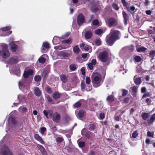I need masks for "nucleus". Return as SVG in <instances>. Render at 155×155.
Instances as JSON below:
<instances>
[{"label":"nucleus","instance_id":"obj_64","mask_svg":"<svg viewBox=\"0 0 155 155\" xmlns=\"http://www.w3.org/2000/svg\"><path fill=\"white\" fill-rule=\"evenodd\" d=\"M41 143V144H44L45 142L43 140L42 138L40 137L38 140Z\"/></svg>","mask_w":155,"mask_h":155},{"label":"nucleus","instance_id":"obj_21","mask_svg":"<svg viewBox=\"0 0 155 155\" xmlns=\"http://www.w3.org/2000/svg\"><path fill=\"white\" fill-rule=\"evenodd\" d=\"M13 73L16 75L18 76H19L20 74V71L19 67H16L14 68L12 70Z\"/></svg>","mask_w":155,"mask_h":155},{"label":"nucleus","instance_id":"obj_58","mask_svg":"<svg viewBox=\"0 0 155 155\" xmlns=\"http://www.w3.org/2000/svg\"><path fill=\"white\" fill-rule=\"evenodd\" d=\"M95 42L97 45L99 46L101 44V41L100 39H96L95 41Z\"/></svg>","mask_w":155,"mask_h":155},{"label":"nucleus","instance_id":"obj_35","mask_svg":"<svg viewBox=\"0 0 155 155\" xmlns=\"http://www.w3.org/2000/svg\"><path fill=\"white\" fill-rule=\"evenodd\" d=\"M106 100L108 102L113 101H114V96L112 95H109L107 98Z\"/></svg>","mask_w":155,"mask_h":155},{"label":"nucleus","instance_id":"obj_8","mask_svg":"<svg viewBox=\"0 0 155 155\" xmlns=\"http://www.w3.org/2000/svg\"><path fill=\"white\" fill-rule=\"evenodd\" d=\"M49 44L47 42H44L43 43L41 48V51L43 53H45L47 51L48 49L50 48Z\"/></svg>","mask_w":155,"mask_h":155},{"label":"nucleus","instance_id":"obj_25","mask_svg":"<svg viewBox=\"0 0 155 155\" xmlns=\"http://www.w3.org/2000/svg\"><path fill=\"white\" fill-rule=\"evenodd\" d=\"M69 47L70 46L69 45L68 46H65L64 45H61L55 46L54 47V48L55 49L57 50H61L62 49H65L67 48H69Z\"/></svg>","mask_w":155,"mask_h":155},{"label":"nucleus","instance_id":"obj_11","mask_svg":"<svg viewBox=\"0 0 155 155\" xmlns=\"http://www.w3.org/2000/svg\"><path fill=\"white\" fill-rule=\"evenodd\" d=\"M18 61V57L16 56L11 57L8 61V63L10 64H13L17 63Z\"/></svg>","mask_w":155,"mask_h":155},{"label":"nucleus","instance_id":"obj_53","mask_svg":"<svg viewBox=\"0 0 155 155\" xmlns=\"http://www.w3.org/2000/svg\"><path fill=\"white\" fill-rule=\"evenodd\" d=\"M81 105V103L79 102H77L76 103H75V104H74V107L75 108H77L80 106Z\"/></svg>","mask_w":155,"mask_h":155},{"label":"nucleus","instance_id":"obj_32","mask_svg":"<svg viewBox=\"0 0 155 155\" xmlns=\"http://www.w3.org/2000/svg\"><path fill=\"white\" fill-rule=\"evenodd\" d=\"M147 50V48L143 47H141L136 48L137 51L138 52H144Z\"/></svg>","mask_w":155,"mask_h":155},{"label":"nucleus","instance_id":"obj_54","mask_svg":"<svg viewBox=\"0 0 155 155\" xmlns=\"http://www.w3.org/2000/svg\"><path fill=\"white\" fill-rule=\"evenodd\" d=\"M95 129V126L93 124H90L89 126V129L90 130H93Z\"/></svg>","mask_w":155,"mask_h":155},{"label":"nucleus","instance_id":"obj_62","mask_svg":"<svg viewBox=\"0 0 155 155\" xmlns=\"http://www.w3.org/2000/svg\"><path fill=\"white\" fill-rule=\"evenodd\" d=\"M56 140H57V142H58L59 143H61L62 141L63 138H62L61 137H58L57 139Z\"/></svg>","mask_w":155,"mask_h":155},{"label":"nucleus","instance_id":"obj_31","mask_svg":"<svg viewBox=\"0 0 155 155\" xmlns=\"http://www.w3.org/2000/svg\"><path fill=\"white\" fill-rule=\"evenodd\" d=\"M49 71L50 69L49 67L45 68L43 72L42 76L45 77L48 74Z\"/></svg>","mask_w":155,"mask_h":155},{"label":"nucleus","instance_id":"obj_10","mask_svg":"<svg viewBox=\"0 0 155 155\" xmlns=\"http://www.w3.org/2000/svg\"><path fill=\"white\" fill-rule=\"evenodd\" d=\"M107 23L110 27H111L116 25L117 24V21L114 18H110L108 19Z\"/></svg>","mask_w":155,"mask_h":155},{"label":"nucleus","instance_id":"obj_14","mask_svg":"<svg viewBox=\"0 0 155 155\" xmlns=\"http://www.w3.org/2000/svg\"><path fill=\"white\" fill-rule=\"evenodd\" d=\"M43 114L47 118H48L49 117H52L53 112L51 110H44L43 111Z\"/></svg>","mask_w":155,"mask_h":155},{"label":"nucleus","instance_id":"obj_3","mask_svg":"<svg viewBox=\"0 0 155 155\" xmlns=\"http://www.w3.org/2000/svg\"><path fill=\"white\" fill-rule=\"evenodd\" d=\"M10 55L7 45L4 43L0 44V56L6 58Z\"/></svg>","mask_w":155,"mask_h":155},{"label":"nucleus","instance_id":"obj_61","mask_svg":"<svg viewBox=\"0 0 155 155\" xmlns=\"http://www.w3.org/2000/svg\"><path fill=\"white\" fill-rule=\"evenodd\" d=\"M78 145L80 147H83L85 145V143L83 142H81L79 143Z\"/></svg>","mask_w":155,"mask_h":155},{"label":"nucleus","instance_id":"obj_34","mask_svg":"<svg viewBox=\"0 0 155 155\" xmlns=\"http://www.w3.org/2000/svg\"><path fill=\"white\" fill-rule=\"evenodd\" d=\"M149 113H143L142 114L141 116L144 120H146L150 116Z\"/></svg>","mask_w":155,"mask_h":155},{"label":"nucleus","instance_id":"obj_39","mask_svg":"<svg viewBox=\"0 0 155 155\" xmlns=\"http://www.w3.org/2000/svg\"><path fill=\"white\" fill-rule=\"evenodd\" d=\"M11 28V27L10 26H6L5 27L2 28H1L2 31H6L9 30Z\"/></svg>","mask_w":155,"mask_h":155},{"label":"nucleus","instance_id":"obj_17","mask_svg":"<svg viewBox=\"0 0 155 155\" xmlns=\"http://www.w3.org/2000/svg\"><path fill=\"white\" fill-rule=\"evenodd\" d=\"M86 84L88 85V88H87V87H86V90L87 91H89L91 90L92 88L91 86L89 85L91 82L90 78L88 77H87L86 79Z\"/></svg>","mask_w":155,"mask_h":155},{"label":"nucleus","instance_id":"obj_29","mask_svg":"<svg viewBox=\"0 0 155 155\" xmlns=\"http://www.w3.org/2000/svg\"><path fill=\"white\" fill-rule=\"evenodd\" d=\"M60 41V39L58 37L54 36L53 39V42L54 45L58 43Z\"/></svg>","mask_w":155,"mask_h":155},{"label":"nucleus","instance_id":"obj_2","mask_svg":"<svg viewBox=\"0 0 155 155\" xmlns=\"http://www.w3.org/2000/svg\"><path fill=\"white\" fill-rule=\"evenodd\" d=\"M119 31L111 29L110 34V36L107 37L106 39L107 44L109 45H112L117 40L119 39Z\"/></svg>","mask_w":155,"mask_h":155},{"label":"nucleus","instance_id":"obj_56","mask_svg":"<svg viewBox=\"0 0 155 155\" xmlns=\"http://www.w3.org/2000/svg\"><path fill=\"white\" fill-rule=\"evenodd\" d=\"M147 135L148 137H150L153 138L154 137L153 133H151L149 131L147 132Z\"/></svg>","mask_w":155,"mask_h":155},{"label":"nucleus","instance_id":"obj_60","mask_svg":"<svg viewBox=\"0 0 155 155\" xmlns=\"http://www.w3.org/2000/svg\"><path fill=\"white\" fill-rule=\"evenodd\" d=\"M70 35V33L69 32L67 33L65 35L62 36L61 38H64L67 37H68Z\"/></svg>","mask_w":155,"mask_h":155},{"label":"nucleus","instance_id":"obj_7","mask_svg":"<svg viewBox=\"0 0 155 155\" xmlns=\"http://www.w3.org/2000/svg\"><path fill=\"white\" fill-rule=\"evenodd\" d=\"M24 81L22 80L19 82L18 86L19 88L22 91L24 92H26L28 90V86H26L24 84Z\"/></svg>","mask_w":155,"mask_h":155},{"label":"nucleus","instance_id":"obj_41","mask_svg":"<svg viewBox=\"0 0 155 155\" xmlns=\"http://www.w3.org/2000/svg\"><path fill=\"white\" fill-rule=\"evenodd\" d=\"M92 24L94 26H99L100 25L99 22L98 21L97 19L94 20L92 22Z\"/></svg>","mask_w":155,"mask_h":155},{"label":"nucleus","instance_id":"obj_9","mask_svg":"<svg viewBox=\"0 0 155 155\" xmlns=\"http://www.w3.org/2000/svg\"><path fill=\"white\" fill-rule=\"evenodd\" d=\"M77 22L79 25H81L85 22L84 17L82 14H79L77 18Z\"/></svg>","mask_w":155,"mask_h":155},{"label":"nucleus","instance_id":"obj_37","mask_svg":"<svg viewBox=\"0 0 155 155\" xmlns=\"http://www.w3.org/2000/svg\"><path fill=\"white\" fill-rule=\"evenodd\" d=\"M85 36L86 38L89 39L91 37L92 33L91 31H87L86 32Z\"/></svg>","mask_w":155,"mask_h":155},{"label":"nucleus","instance_id":"obj_5","mask_svg":"<svg viewBox=\"0 0 155 155\" xmlns=\"http://www.w3.org/2000/svg\"><path fill=\"white\" fill-rule=\"evenodd\" d=\"M98 58L102 62H105L108 58L107 53L105 51L101 52L98 55Z\"/></svg>","mask_w":155,"mask_h":155},{"label":"nucleus","instance_id":"obj_16","mask_svg":"<svg viewBox=\"0 0 155 155\" xmlns=\"http://www.w3.org/2000/svg\"><path fill=\"white\" fill-rule=\"evenodd\" d=\"M85 112L83 110H80L79 112L76 111L75 113L78 118H82L84 116Z\"/></svg>","mask_w":155,"mask_h":155},{"label":"nucleus","instance_id":"obj_27","mask_svg":"<svg viewBox=\"0 0 155 155\" xmlns=\"http://www.w3.org/2000/svg\"><path fill=\"white\" fill-rule=\"evenodd\" d=\"M73 51L75 54H78L81 51V50L77 45H75L73 48Z\"/></svg>","mask_w":155,"mask_h":155},{"label":"nucleus","instance_id":"obj_15","mask_svg":"<svg viewBox=\"0 0 155 155\" xmlns=\"http://www.w3.org/2000/svg\"><path fill=\"white\" fill-rule=\"evenodd\" d=\"M134 79L135 83L137 85H139L141 82V78L137 75H135Z\"/></svg>","mask_w":155,"mask_h":155},{"label":"nucleus","instance_id":"obj_51","mask_svg":"<svg viewBox=\"0 0 155 155\" xmlns=\"http://www.w3.org/2000/svg\"><path fill=\"white\" fill-rule=\"evenodd\" d=\"M123 15L124 19H128V15L125 12H123Z\"/></svg>","mask_w":155,"mask_h":155},{"label":"nucleus","instance_id":"obj_45","mask_svg":"<svg viewBox=\"0 0 155 155\" xmlns=\"http://www.w3.org/2000/svg\"><path fill=\"white\" fill-rule=\"evenodd\" d=\"M39 62L42 64L44 63L45 61V59L43 57H40L38 59Z\"/></svg>","mask_w":155,"mask_h":155},{"label":"nucleus","instance_id":"obj_26","mask_svg":"<svg viewBox=\"0 0 155 155\" xmlns=\"http://www.w3.org/2000/svg\"><path fill=\"white\" fill-rule=\"evenodd\" d=\"M134 59L135 62L137 63L140 62L142 61L141 58L138 55H134Z\"/></svg>","mask_w":155,"mask_h":155},{"label":"nucleus","instance_id":"obj_36","mask_svg":"<svg viewBox=\"0 0 155 155\" xmlns=\"http://www.w3.org/2000/svg\"><path fill=\"white\" fill-rule=\"evenodd\" d=\"M60 97V94L57 92H55L53 94V97L54 99L56 100L59 98Z\"/></svg>","mask_w":155,"mask_h":155},{"label":"nucleus","instance_id":"obj_38","mask_svg":"<svg viewBox=\"0 0 155 155\" xmlns=\"http://www.w3.org/2000/svg\"><path fill=\"white\" fill-rule=\"evenodd\" d=\"M149 56L152 58L154 57H155V51L154 50L150 51V52Z\"/></svg>","mask_w":155,"mask_h":155},{"label":"nucleus","instance_id":"obj_12","mask_svg":"<svg viewBox=\"0 0 155 155\" xmlns=\"http://www.w3.org/2000/svg\"><path fill=\"white\" fill-rule=\"evenodd\" d=\"M80 47L81 48H83L85 51H88L89 52H91V48L89 45L82 43L80 45Z\"/></svg>","mask_w":155,"mask_h":155},{"label":"nucleus","instance_id":"obj_1","mask_svg":"<svg viewBox=\"0 0 155 155\" xmlns=\"http://www.w3.org/2000/svg\"><path fill=\"white\" fill-rule=\"evenodd\" d=\"M104 77L102 78L101 75L98 73H94L92 75L91 80L93 86L97 87L103 83Z\"/></svg>","mask_w":155,"mask_h":155},{"label":"nucleus","instance_id":"obj_59","mask_svg":"<svg viewBox=\"0 0 155 155\" xmlns=\"http://www.w3.org/2000/svg\"><path fill=\"white\" fill-rule=\"evenodd\" d=\"M84 85H85L84 83V82H83L82 81V82L81 83V89L83 91H84V88H84Z\"/></svg>","mask_w":155,"mask_h":155},{"label":"nucleus","instance_id":"obj_55","mask_svg":"<svg viewBox=\"0 0 155 155\" xmlns=\"http://www.w3.org/2000/svg\"><path fill=\"white\" fill-rule=\"evenodd\" d=\"M105 117V114L104 113H101L99 114V117L100 120H103Z\"/></svg>","mask_w":155,"mask_h":155},{"label":"nucleus","instance_id":"obj_33","mask_svg":"<svg viewBox=\"0 0 155 155\" xmlns=\"http://www.w3.org/2000/svg\"><path fill=\"white\" fill-rule=\"evenodd\" d=\"M18 48V46L13 43L12 44L11 46V50L13 52H15Z\"/></svg>","mask_w":155,"mask_h":155},{"label":"nucleus","instance_id":"obj_23","mask_svg":"<svg viewBox=\"0 0 155 155\" xmlns=\"http://www.w3.org/2000/svg\"><path fill=\"white\" fill-rule=\"evenodd\" d=\"M72 39L71 38H68L66 40H64L62 41V42L63 44H67L65 46H68L69 45L70 47V45L71 43L72 42Z\"/></svg>","mask_w":155,"mask_h":155},{"label":"nucleus","instance_id":"obj_48","mask_svg":"<svg viewBox=\"0 0 155 155\" xmlns=\"http://www.w3.org/2000/svg\"><path fill=\"white\" fill-rule=\"evenodd\" d=\"M95 105L97 107L99 108H101L103 107L101 105V101L98 102L97 103L95 104Z\"/></svg>","mask_w":155,"mask_h":155},{"label":"nucleus","instance_id":"obj_43","mask_svg":"<svg viewBox=\"0 0 155 155\" xmlns=\"http://www.w3.org/2000/svg\"><path fill=\"white\" fill-rule=\"evenodd\" d=\"M70 69L72 71H74L75 70L76 66V65L74 64H71L69 67Z\"/></svg>","mask_w":155,"mask_h":155},{"label":"nucleus","instance_id":"obj_40","mask_svg":"<svg viewBox=\"0 0 155 155\" xmlns=\"http://www.w3.org/2000/svg\"><path fill=\"white\" fill-rule=\"evenodd\" d=\"M95 32L96 34L100 35L103 33V30L101 29H98L96 30Z\"/></svg>","mask_w":155,"mask_h":155},{"label":"nucleus","instance_id":"obj_18","mask_svg":"<svg viewBox=\"0 0 155 155\" xmlns=\"http://www.w3.org/2000/svg\"><path fill=\"white\" fill-rule=\"evenodd\" d=\"M33 74V71L31 69H29L25 71L24 73L23 76L25 78H27L29 75H32Z\"/></svg>","mask_w":155,"mask_h":155},{"label":"nucleus","instance_id":"obj_22","mask_svg":"<svg viewBox=\"0 0 155 155\" xmlns=\"http://www.w3.org/2000/svg\"><path fill=\"white\" fill-rule=\"evenodd\" d=\"M58 55L59 57H67L70 56V54L66 52H65L62 51H60L59 52H58Z\"/></svg>","mask_w":155,"mask_h":155},{"label":"nucleus","instance_id":"obj_50","mask_svg":"<svg viewBox=\"0 0 155 155\" xmlns=\"http://www.w3.org/2000/svg\"><path fill=\"white\" fill-rule=\"evenodd\" d=\"M122 95L124 97L125 96L128 92V91L124 89H122Z\"/></svg>","mask_w":155,"mask_h":155},{"label":"nucleus","instance_id":"obj_13","mask_svg":"<svg viewBox=\"0 0 155 155\" xmlns=\"http://www.w3.org/2000/svg\"><path fill=\"white\" fill-rule=\"evenodd\" d=\"M60 119V115L56 112L54 114L53 116V120L56 122H58Z\"/></svg>","mask_w":155,"mask_h":155},{"label":"nucleus","instance_id":"obj_47","mask_svg":"<svg viewBox=\"0 0 155 155\" xmlns=\"http://www.w3.org/2000/svg\"><path fill=\"white\" fill-rule=\"evenodd\" d=\"M138 135V132L137 130L135 131L132 134V137L133 138H135Z\"/></svg>","mask_w":155,"mask_h":155},{"label":"nucleus","instance_id":"obj_44","mask_svg":"<svg viewBox=\"0 0 155 155\" xmlns=\"http://www.w3.org/2000/svg\"><path fill=\"white\" fill-rule=\"evenodd\" d=\"M41 77L39 75H36L34 77V80L36 81H41Z\"/></svg>","mask_w":155,"mask_h":155},{"label":"nucleus","instance_id":"obj_42","mask_svg":"<svg viewBox=\"0 0 155 155\" xmlns=\"http://www.w3.org/2000/svg\"><path fill=\"white\" fill-rule=\"evenodd\" d=\"M18 110L21 112H26L27 110V109L26 107H21L19 108Z\"/></svg>","mask_w":155,"mask_h":155},{"label":"nucleus","instance_id":"obj_49","mask_svg":"<svg viewBox=\"0 0 155 155\" xmlns=\"http://www.w3.org/2000/svg\"><path fill=\"white\" fill-rule=\"evenodd\" d=\"M47 99V101L50 103L52 104H53V101L52 99V98L51 97L49 96H47L46 97Z\"/></svg>","mask_w":155,"mask_h":155},{"label":"nucleus","instance_id":"obj_19","mask_svg":"<svg viewBox=\"0 0 155 155\" xmlns=\"http://www.w3.org/2000/svg\"><path fill=\"white\" fill-rule=\"evenodd\" d=\"M37 147L38 149L41 151L43 155H47L45 149L42 145L38 144Z\"/></svg>","mask_w":155,"mask_h":155},{"label":"nucleus","instance_id":"obj_6","mask_svg":"<svg viewBox=\"0 0 155 155\" xmlns=\"http://www.w3.org/2000/svg\"><path fill=\"white\" fill-rule=\"evenodd\" d=\"M8 124L9 126L7 127V129L9 131H11L10 125L14 126L16 124V121L15 118L12 116H10L8 119Z\"/></svg>","mask_w":155,"mask_h":155},{"label":"nucleus","instance_id":"obj_57","mask_svg":"<svg viewBox=\"0 0 155 155\" xmlns=\"http://www.w3.org/2000/svg\"><path fill=\"white\" fill-rule=\"evenodd\" d=\"M46 130V128L45 127H43L41 128L40 133L42 134H43L44 132Z\"/></svg>","mask_w":155,"mask_h":155},{"label":"nucleus","instance_id":"obj_20","mask_svg":"<svg viewBox=\"0 0 155 155\" xmlns=\"http://www.w3.org/2000/svg\"><path fill=\"white\" fill-rule=\"evenodd\" d=\"M96 63V60L95 59H92L91 62L89 63L88 64V68L90 70L93 69V67L95 65Z\"/></svg>","mask_w":155,"mask_h":155},{"label":"nucleus","instance_id":"obj_63","mask_svg":"<svg viewBox=\"0 0 155 155\" xmlns=\"http://www.w3.org/2000/svg\"><path fill=\"white\" fill-rule=\"evenodd\" d=\"M121 1L124 5L125 7H127V5L128 4V3H127L125 0H121Z\"/></svg>","mask_w":155,"mask_h":155},{"label":"nucleus","instance_id":"obj_52","mask_svg":"<svg viewBox=\"0 0 155 155\" xmlns=\"http://www.w3.org/2000/svg\"><path fill=\"white\" fill-rule=\"evenodd\" d=\"M112 5L114 8L115 9V10L117 11L119 9V7L115 3H113L112 4Z\"/></svg>","mask_w":155,"mask_h":155},{"label":"nucleus","instance_id":"obj_46","mask_svg":"<svg viewBox=\"0 0 155 155\" xmlns=\"http://www.w3.org/2000/svg\"><path fill=\"white\" fill-rule=\"evenodd\" d=\"M131 89L134 93H136L137 91V87L136 86L132 87Z\"/></svg>","mask_w":155,"mask_h":155},{"label":"nucleus","instance_id":"obj_28","mask_svg":"<svg viewBox=\"0 0 155 155\" xmlns=\"http://www.w3.org/2000/svg\"><path fill=\"white\" fill-rule=\"evenodd\" d=\"M34 91L35 94L37 96H39L41 94V92L38 87H36L35 88Z\"/></svg>","mask_w":155,"mask_h":155},{"label":"nucleus","instance_id":"obj_30","mask_svg":"<svg viewBox=\"0 0 155 155\" xmlns=\"http://www.w3.org/2000/svg\"><path fill=\"white\" fill-rule=\"evenodd\" d=\"M61 80L63 83H65L67 81V76L64 74H61L60 76Z\"/></svg>","mask_w":155,"mask_h":155},{"label":"nucleus","instance_id":"obj_4","mask_svg":"<svg viewBox=\"0 0 155 155\" xmlns=\"http://www.w3.org/2000/svg\"><path fill=\"white\" fill-rule=\"evenodd\" d=\"M0 147L1 148L0 155H13L8 147L3 143V140H2L0 142Z\"/></svg>","mask_w":155,"mask_h":155},{"label":"nucleus","instance_id":"obj_24","mask_svg":"<svg viewBox=\"0 0 155 155\" xmlns=\"http://www.w3.org/2000/svg\"><path fill=\"white\" fill-rule=\"evenodd\" d=\"M155 120V114L150 115V118L147 119V122L149 124H151L154 122Z\"/></svg>","mask_w":155,"mask_h":155}]
</instances>
